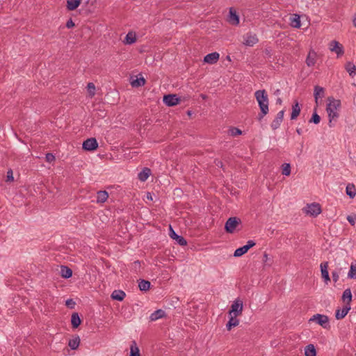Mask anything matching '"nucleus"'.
<instances>
[{
	"mask_svg": "<svg viewBox=\"0 0 356 356\" xmlns=\"http://www.w3.org/2000/svg\"><path fill=\"white\" fill-rule=\"evenodd\" d=\"M327 102L326 111L329 118V126L331 127L332 126V121L336 120L339 116L338 111L341 107V101L334 99L333 97H329Z\"/></svg>",
	"mask_w": 356,
	"mask_h": 356,
	"instance_id": "1",
	"label": "nucleus"
},
{
	"mask_svg": "<svg viewBox=\"0 0 356 356\" xmlns=\"http://www.w3.org/2000/svg\"><path fill=\"white\" fill-rule=\"evenodd\" d=\"M255 98L258 102L259 108L264 114H268V97L265 90H259L254 92Z\"/></svg>",
	"mask_w": 356,
	"mask_h": 356,
	"instance_id": "2",
	"label": "nucleus"
},
{
	"mask_svg": "<svg viewBox=\"0 0 356 356\" xmlns=\"http://www.w3.org/2000/svg\"><path fill=\"white\" fill-rule=\"evenodd\" d=\"M302 211L304 213L314 217H316L322 211L321 205L316 202L307 204V206L302 209Z\"/></svg>",
	"mask_w": 356,
	"mask_h": 356,
	"instance_id": "3",
	"label": "nucleus"
},
{
	"mask_svg": "<svg viewBox=\"0 0 356 356\" xmlns=\"http://www.w3.org/2000/svg\"><path fill=\"white\" fill-rule=\"evenodd\" d=\"M241 220L237 217H230L227 219L225 225L226 232L232 234L235 231L237 226L241 224Z\"/></svg>",
	"mask_w": 356,
	"mask_h": 356,
	"instance_id": "4",
	"label": "nucleus"
},
{
	"mask_svg": "<svg viewBox=\"0 0 356 356\" xmlns=\"http://www.w3.org/2000/svg\"><path fill=\"white\" fill-rule=\"evenodd\" d=\"M243 312V302L241 300L236 299L231 306V309L229 312V315H234L238 316L242 314Z\"/></svg>",
	"mask_w": 356,
	"mask_h": 356,
	"instance_id": "5",
	"label": "nucleus"
},
{
	"mask_svg": "<svg viewBox=\"0 0 356 356\" xmlns=\"http://www.w3.org/2000/svg\"><path fill=\"white\" fill-rule=\"evenodd\" d=\"M179 102L180 98L175 94H169L163 97V102L168 106H176Z\"/></svg>",
	"mask_w": 356,
	"mask_h": 356,
	"instance_id": "6",
	"label": "nucleus"
},
{
	"mask_svg": "<svg viewBox=\"0 0 356 356\" xmlns=\"http://www.w3.org/2000/svg\"><path fill=\"white\" fill-rule=\"evenodd\" d=\"M329 49L331 51L335 52L337 57L342 56L344 53L343 45L336 40L330 42Z\"/></svg>",
	"mask_w": 356,
	"mask_h": 356,
	"instance_id": "7",
	"label": "nucleus"
},
{
	"mask_svg": "<svg viewBox=\"0 0 356 356\" xmlns=\"http://www.w3.org/2000/svg\"><path fill=\"white\" fill-rule=\"evenodd\" d=\"M83 149L87 151H93L98 147V143L95 138H88L83 143Z\"/></svg>",
	"mask_w": 356,
	"mask_h": 356,
	"instance_id": "8",
	"label": "nucleus"
},
{
	"mask_svg": "<svg viewBox=\"0 0 356 356\" xmlns=\"http://www.w3.org/2000/svg\"><path fill=\"white\" fill-rule=\"evenodd\" d=\"M310 321H316L317 323L323 327H327L328 325L329 318L325 315L317 314L314 315L309 320Z\"/></svg>",
	"mask_w": 356,
	"mask_h": 356,
	"instance_id": "9",
	"label": "nucleus"
},
{
	"mask_svg": "<svg viewBox=\"0 0 356 356\" xmlns=\"http://www.w3.org/2000/svg\"><path fill=\"white\" fill-rule=\"evenodd\" d=\"M169 235L172 238L176 240L179 245L184 246L187 244L186 240L183 236L177 234L171 226L170 227Z\"/></svg>",
	"mask_w": 356,
	"mask_h": 356,
	"instance_id": "10",
	"label": "nucleus"
},
{
	"mask_svg": "<svg viewBox=\"0 0 356 356\" xmlns=\"http://www.w3.org/2000/svg\"><path fill=\"white\" fill-rule=\"evenodd\" d=\"M284 111H283V110L280 111L277 114V116L273 120V121L272 122L271 125H270L271 128L273 130H275L280 127V126L283 120V118H284Z\"/></svg>",
	"mask_w": 356,
	"mask_h": 356,
	"instance_id": "11",
	"label": "nucleus"
},
{
	"mask_svg": "<svg viewBox=\"0 0 356 356\" xmlns=\"http://www.w3.org/2000/svg\"><path fill=\"white\" fill-rule=\"evenodd\" d=\"M321 271L322 277L324 279V281L326 284H327L330 281V278L328 273V262L325 261L321 264Z\"/></svg>",
	"mask_w": 356,
	"mask_h": 356,
	"instance_id": "12",
	"label": "nucleus"
},
{
	"mask_svg": "<svg viewBox=\"0 0 356 356\" xmlns=\"http://www.w3.org/2000/svg\"><path fill=\"white\" fill-rule=\"evenodd\" d=\"M350 310V305H346L342 309H337L335 313V317L337 320L343 318Z\"/></svg>",
	"mask_w": 356,
	"mask_h": 356,
	"instance_id": "13",
	"label": "nucleus"
},
{
	"mask_svg": "<svg viewBox=\"0 0 356 356\" xmlns=\"http://www.w3.org/2000/svg\"><path fill=\"white\" fill-rule=\"evenodd\" d=\"M219 60V54L217 52H213L208 54L204 58V61L209 64H213L218 62Z\"/></svg>",
	"mask_w": 356,
	"mask_h": 356,
	"instance_id": "14",
	"label": "nucleus"
},
{
	"mask_svg": "<svg viewBox=\"0 0 356 356\" xmlns=\"http://www.w3.org/2000/svg\"><path fill=\"white\" fill-rule=\"evenodd\" d=\"M314 96L315 99V102L316 104H318V99L323 98L325 96V89L324 88L316 86L314 89Z\"/></svg>",
	"mask_w": 356,
	"mask_h": 356,
	"instance_id": "15",
	"label": "nucleus"
},
{
	"mask_svg": "<svg viewBox=\"0 0 356 356\" xmlns=\"http://www.w3.org/2000/svg\"><path fill=\"white\" fill-rule=\"evenodd\" d=\"M228 21L232 25H238L239 24V17L232 8L229 9Z\"/></svg>",
	"mask_w": 356,
	"mask_h": 356,
	"instance_id": "16",
	"label": "nucleus"
},
{
	"mask_svg": "<svg viewBox=\"0 0 356 356\" xmlns=\"http://www.w3.org/2000/svg\"><path fill=\"white\" fill-rule=\"evenodd\" d=\"M258 42L256 35L248 33L246 35L243 44L246 46L252 47Z\"/></svg>",
	"mask_w": 356,
	"mask_h": 356,
	"instance_id": "17",
	"label": "nucleus"
},
{
	"mask_svg": "<svg viewBox=\"0 0 356 356\" xmlns=\"http://www.w3.org/2000/svg\"><path fill=\"white\" fill-rule=\"evenodd\" d=\"M301 111L300 106L297 100L294 101L293 104L292 105V112L291 114V120H296L298 116L300 115Z\"/></svg>",
	"mask_w": 356,
	"mask_h": 356,
	"instance_id": "18",
	"label": "nucleus"
},
{
	"mask_svg": "<svg viewBox=\"0 0 356 356\" xmlns=\"http://www.w3.org/2000/svg\"><path fill=\"white\" fill-rule=\"evenodd\" d=\"M316 61V53L311 50L309 51L307 57L306 58V63L308 67L314 66Z\"/></svg>",
	"mask_w": 356,
	"mask_h": 356,
	"instance_id": "19",
	"label": "nucleus"
},
{
	"mask_svg": "<svg viewBox=\"0 0 356 356\" xmlns=\"http://www.w3.org/2000/svg\"><path fill=\"white\" fill-rule=\"evenodd\" d=\"M126 296V293L122 290H115L111 293V298L113 300L122 301Z\"/></svg>",
	"mask_w": 356,
	"mask_h": 356,
	"instance_id": "20",
	"label": "nucleus"
},
{
	"mask_svg": "<svg viewBox=\"0 0 356 356\" xmlns=\"http://www.w3.org/2000/svg\"><path fill=\"white\" fill-rule=\"evenodd\" d=\"M345 69L349 75L354 77L356 74V66L350 61H348L345 65Z\"/></svg>",
	"mask_w": 356,
	"mask_h": 356,
	"instance_id": "21",
	"label": "nucleus"
},
{
	"mask_svg": "<svg viewBox=\"0 0 356 356\" xmlns=\"http://www.w3.org/2000/svg\"><path fill=\"white\" fill-rule=\"evenodd\" d=\"M290 25L292 27L296 28V29H298L300 27L301 23H300V16L298 15L295 14V15H293V16H291L290 17Z\"/></svg>",
	"mask_w": 356,
	"mask_h": 356,
	"instance_id": "22",
	"label": "nucleus"
},
{
	"mask_svg": "<svg viewBox=\"0 0 356 356\" xmlns=\"http://www.w3.org/2000/svg\"><path fill=\"white\" fill-rule=\"evenodd\" d=\"M151 174V170L148 168H144L143 170L138 173V179L141 181H145Z\"/></svg>",
	"mask_w": 356,
	"mask_h": 356,
	"instance_id": "23",
	"label": "nucleus"
},
{
	"mask_svg": "<svg viewBox=\"0 0 356 356\" xmlns=\"http://www.w3.org/2000/svg\"><path fill=\"white\" fill-rule=\"evenodd\" d=\"M108 197V194L106 191H99L97 194V202L104 203Z\"/></svg>",
	"mask_w": 356,
	"mask_h": 356,
	"instance_id": "24",
	"label": "nucleus"
},
{
	"mask_svg": "<svg viewBox=\"0 0 356 356\" xmlns=\"http://www.w3.org/2000/svg\"><path fill=\"white\" fill-rule=\"evenodd\" d=\"M346 193L350 198H354L356 195V188L353 184H348L346 186Z\"/></svg>",
	"mask_w": 356,
	"mask_h": 356,
	"instance_id": "25",
	"label": "nucleus"
},
{
	"mask_svg": "<svg viewBox=\"0 0 356 356\" xmlns=\"http://www.w3.org/2000/svg\"><path fill=\"white\" fill-rule=\"evenodd\" d=\"M81 323V320L78 314V313H73L71 317V323L73 328L78 327Z\"/></svg>",
	"mask_w": 356,
	"mask_h": 356,
	"instance_id": "26",
	"label": "nucleus"
},
{
	"mask_svg": "<svg viewBox=\"0 0 356 356\" xmlns=\"http://www.w3.org/2000/svg\"><path fill=\"white\" fill-rule=\"evenodd\" d=\"M305 356H316V350L313 344H309L305 348Z\"/></svg>",
	"mask_w": 356,
	"mask_h": 356,
	"instance_id": "27",
	"label": "nucleus"
},
{
	"mask_svg": "<svg viewBox=\"0 0 356 356\" xmlns=\"http://www.w3.org/2000/svg\"><path fill=\"white\" fill-rule=\"evenodd\" d=\"M136 41V35L134 32H129L124 39V42L127 44H132Z\"/></svg>",
	"mask_w": 356,
	"mask_h": 356,
	"instance_id": "28",
	"label": "nucleus"
},
{
	"mask_svg": "<svg viewBox=\"0 0 356 356\" xmlns=\"http://www.w3.org/2000/svg\"><path fill=\"white\" fill-rule=\"evenodd\" d=\"M165 313L163 310L158 309V310L155 311L154 312H153L150 315L149 319L152 321H156V320L163 317L165 316Z\"/></svg>",
	"mask_w": 356,
	"mask_h": 356,
	"instance_id": "29",
	"label": "nucleus"
},
{
	"mask_svg": "<svg viewBox=\"0 0 356 356\" xmlns=\"http://www.w3.org/2000/svg\"><path fill=\"white\" fill-rule=\"evenodd\" d=\"M60 275L63 278H70L72 275V270L65 266H62L60 269Z\"/></svg>",
	"mask_w": 356,
	"mask_h": 356,
	"instance_id": "30",
	"label": "nucleus"
},
{
	"mask_svg": "<svg viewBox=\"0 0 356 356\" xmlns=\"http://www.w3.org/2000/svg\"><path fill=\"white\" fill-rule=\"evenodd\" d=\"M80 3L81 0H67V8L69 10H74L79 7Z\"/></svg>",
	"mask_w": 356,
	"mask_h": 356,
	"instance_id": "31",
	"label": "nucleus"
},
{
	"mask_svg": "<svg viewBox=\"0 0 356 356\" xmlns=\"http://www.w3.org/2000/svg\"><path fill=\"white\" fill-rule=\"evenodd\" d=\"M342 299L343 301L347 300L346 305H350V302L352 301V293L350 289H346L342 295Z\"/></svg>",
	"mask_w": 356,
	"mask_h": 356,
	"instance_id": "32",
	"label": "nucleus"
},
{
	"mask_svg": "<svg viewBox=\"0 0 356 356\" xmlns=\"http://www.w3.org/2000/svg\"><path fill=\"white\" fill-rule=\"evenodd\" d=\"M80 343V339L79 337H76L69 341L68 346L72 350H76Z\"/></svg>",
	"mask_w": 356,
	"mask_h": 356,
	"instance_id": "33",
	"label": "nucleus"
},
{
	"mask_svg": "<svg viewBox=\"0 0 356 356\" xmlns=\"http://www.w3.org/2000/svg\"><path fill=\"white\" fill-rule=\"evenodd\" d=\"M150 284H151L149 281H147L145 280H141L139 282L138 287H139L140 290L146 291L149 289Z\"/></svg>",
	"mask_w": 356,
	"mask_h": 356,
	"instance_id": "34",
	"label": "nucleus"
},
{
	"mask_svg": "<svg viewBox=\"0 0 356 356\" xmlns=\"http://www.w3.org/2000/svg\"><path fill=\"white\" fill-rule=\"evenodd\" d=\"M130 356H140L139 353V349L137 347L136 343L135 341H132V343L130 347Z\"/></svg>",
	"mask_w": 356,
	"mask_h": 356,
	"instance_id": "35",
	"label": "nucleus"
},
{
	"mask_svg": "<svg viewBox=\"0 0 356 356\" xmlns=\"http://www.w3.org/2000/svg\"><path fill=\"white\" fill-rule=\"evenodd\" d=\"M248 251V248L243 245L239 248H237L235 250V252L234 253V256L236 257H241V256L243 255L244 254H245Z\"/></svg>",
	"mask_w": 356,
	"mask_h": 356,
	"instance_id": "36",
	"label": "nucleus"
},
{
	"mask_svg": "<svg viewBox=\"0 0 356 356\" xmlns=\"http://www.w3.org/2000/svg\"><path fill=\"white\" fill-rule=\"evenodd\" d=\"M145 83V80L143 77L138 78L131 81V86L133 87H139L144 86Z\"/></svg>",
	"mask_w": 356,
	"mask_h": 356,
	"instance_id": "37",
	"label": "nucleus"
},
{
	"mask_svg": "<svg viewBox=\"0 0 356 356\" xmlns=\"http://www.w3.org/2000/svg\"><path fill=\"white\" fill-rule=\"evenodd\" d=\"M348 277L350 279H356V265L351 264L348 273Z\"/></svg>",
	"mask_w": 356,
	"mask_h": 356,
	"instance_id": "38",
	"label": "nucleus"
},
{
	"mask_svg": "<svg viewBox=\"0 0 356 356\" xmlns=\"http://www.w3.org/2000/svg\"><path fill=\"white\" fill-rule=\"evenodd\" d=\"M282 175L289 176L291 174V165L289 163H284L282 165Z\"/></svg>",
	"mask_w": 356,
	"mask_h": 356,
	"instance_id": "39",
	"label": "nucleus"
},
{
	"mask_svg": "<svg viewBox=\"0 0 356 356\" xmlns=\"http://www.w3.org/2000/svg\"><path fill=\"white\" fill-rule=\"evenodd\" d=\"M241 134H242L241 130L238 128L232 127L229 129V134L232 136H237L241 135Z\"/></svg>",
	"mask_w": 356,
	"mask_h": 356,
	"instance_id": "40",
	"label": "nucleus"
},
{
	"mask_svg": "<svg viewBox=\"0 0 356 356\" xmlns=\"http://www.w3.org/2000/svg\"><path fill=\"white\" fill-rule=\"evenodd\" d=\"M321 121V118L320 116L316 113V112L315 111L312 116V118L310 119L309 120V122H314V124H317L320 122Z\"/></svg>",
	"mask_w": 356,
	"mask_h": 356,
	"instance_id": "41",
	"label": "nucleus"
},
{
	"mask_svg": "<svg viewBox=\"0 0 356 356\" xmlns=\"http://www.w3.org/2000/svg\"><path fill=\"white\" fill-rule=\"evenodd\" d=\"M88 90L91 96L95 95V86L93 83H88Z\"/></svg>",
	"mask_w": 356,
	"mask_h": 356,
	"instance_id": "42",
	"label": "nucleus"
},
{
	"mask_svg": "<svg viewBox=\"0 0 356 356\" xmlns=\"http://www.w3.org/2000/svg\"><path fill=\"white\" fill-rule=\"evenodd\" d=\"M14 177H13V170L11 169L8 170L6 175V181H13Z\"/></svg>",
	"mask_w": 356,
	"mask_h": 356,
	"instance_id": "43",
	"label": "nucleus"
},
{
	"mask_svg": "<svg viewBox=\"0 0 356 356\" xmlns=\"http://www.w3.org/2000/svg\"><path fill=\"white\" fill-rule=\"evenodd\" d=\"M231 317L229 320V322L234 326H237L239 324V321L236 318V316L234 315H230Z\"/></svg>",
	"mask_w": 356,
	"mask_h": 356,
	"instance_id": "44",
	"label": "nucleus"
},
{
	"mask_svg": "<svg viewBox=\"0 0 356 356\" xmlns=\"http://www.w3.org/2000/svg\"><path fill=\"white\" fill-rule=\"evenodd\" d=\"M45 159L47 162L51 163L55 161V156L51 153H47L46 154Z\"/></svg>",
	"mask_w": 356,
	"mask_h": 356,
	"instance_id": "45",
	"label": "nucleus"
},
{
	"mask_svg": "<svg viewBox=\"0 0 356 356\" xmlns=\"http://www.w3.org/2000/svg\"><path fill=\"white\" fill-rule=\"evenodd\" d=\"M76 303L72 299H68L65 302V305L70 309H73Z\"/></svg>",
	"mask_w": 356,
	"mask_h": 356,
	"instance_id": "46",
	"label": "nucleus"
},
{
	"mask_svg": "<svg viewBox=\"0 0 356 356\" xmlns=\"http://www.w3.org/2000/svg\"><path fill=\"white\" fill-rule=\"evenodd\" d=\"M348 221L350 222L351 225H354L356 220V215L355 216H348L347 217Z\"/></svg>",
	"mask_w": 356,
	"mask_h": 356,
	"instance_id": "47",
	"label": "nucleus"
},
{
	"mask_svg": "<svg viewBox=\"0 0 356 356\" xmlns=\"http://www.w3.org/2000/svg\"><path fill=\"white\" fill-rule=\"evenodd\" d=\"M255 242L252 241V240H250L247 242V244L245 245L244 246L245 248H248V250H249L251 248L254 247L255 245Z\"/></svg>",
	"mask_w": 356,
	"mask_h": 356,
	"instance_id": "48",
	"label": "nucleus"
},
{
	"mask_svg": "<svg viewBox=\"0 0 356 356\" xmlns=\"http://www.w3.org/2000/svg\"><path fill=\"white\" fill-rule=\"evenodd\" d=\"M332 280L334 282H337L339 280V275L337 271H333L332 273Z\"/></svg>",
	"mask_w": 356,
	"mask_h": 356,
	"instance_id": "49",
	"label": "nucleus"
},
{
	"mask_svg": "<svg viewBox=\"0 0 356 356\" xmlns=\"http://www.w3.org/2000/svg\"><path fill=\"white\" fill-rule=\"evenodd\" d=\"M74 26V23L72 20V19H70L67 23H66V27L68 29L72 28Z\"/></svg>",
	"mask_w": 356,
	"mask_h": 356,
	"instance_id": "50",
	"label": "nucleus"
},
{
	"mask_svg": "<svg viewBox=\"0 0 356 356\" xmlns=\"http://www.w3.org/2000/svg\"><path fill=\"white\" fill-rule=\"evenodd\" d=\"M266 114H264L262 113V111H261L260 113H259L258 116H257V119L259 121H261V120L264 118V117L266 115Z\"/></svg>",
	"mask_w": 356,
	"mask_h": 356,
	"instance_id": "51",
	"label": "nucleus"
},
{
	"mask_svg": "<svg viewBox=\"0 0 356 356\" xmlns=\"http://www.w3.org/2000/svg\"><path fill=\"white\" fill-rule=\"evenodd\" d=\"M233 327H234L231 322L228 321V323L226 325V327L228 330H230Z\"/></svg>",
	"mask_w": 356,
	"mask_h": 356,
	"instance_id": "52",
	"label": "nucleus"
},
{
	"mask_svg": "<svg viewBox=\"0 0 356 356\" xmlns=\"http://www.w3.org/2000/svg\"><path fill=\"white\" fill-rule=\"evenodd\" d=\"M233 327H234L231 322L228 321V323L226 325V327L228 330H230Z\"/></svg>",
	"mask_w": 356,
	"mask_h": 356,
	"instance_id": "53",
	"label": "nucleus"
},
{
	"mask_svg": "<svg viewBox=\"0 0 356 356\" xmlns=\"http://www.w3.org/2000/svg\"><path fill=\"white\" fill-rule=\"evenodd\" d=\"M296 132L298 135H301L302 134V129L300 128H297L296 129Z\"/></svg>",
	"mask_w": 356,
	"mask_h": 356,
	"instance_id": "54",
	"label": "nucleus"
},
{
	"mask_svg": "<svg viewBox=\"0 0 356 356\" xmlns=\"http://www.w3.org/2000/svg\"><path fill=\"white\" fill-rule=\"evenodd\" d=\"M147 198L148 200H152V195H151V194L149 193H147Z\"/></svg>",
	"mask_w": 356,
	"mask_h": 356,
	"instance_id": "55",
	"label": "nucleus"
},
{
	"mask_svg": "<svg viewBox=\"0 0 356 356\" xmlns=\"http://www.w3.org/2000/svg\"><path fill=\"white\" fill-rule=\"evenodd\" d=\"M353 22L354 26L356 27V15L354 17Z\"/></svg>",
	"mask_w": 356,
	"mask_h": 356,
	"instance_id": "56",
	"label": "nucleus"
},
{
	"mask_svg": "<svg viewBox=\"0 0 356 356\" xmlns=\"http://www.w3.org/2000/svg\"><path fill=\"white\" fill-rule=\"evenodd\" d=\"M216 165H217L218 166H219V165L222 166V161H218L216 163Z\"/></svg>",
	"mask_w": 356,
	"mask_h": 356,
	"instance_id": "57",
	"label": "nucleus"
},
{
	"mask_svg": "<svg viewBox=\"0 0 356 356\" xmlns=\"http://www.w3.org/2000/svg\"><path fill=\"white\" fill-rule=\"evenodd\" d=\"M277 103L281 104H282V99L280 98H278L277 100Z\"/></svg>",
	"mask_w": 356,
	"mask_h": 356,
	"instance_id": "58",
	"label": "nucleus"
},
{
	"mask_svg": "<svg viewBox=\"0 0 356 356\" xmlns=\"http://www.w3.org/2000/svg\"><path fill=\"white\" fill-rule=\"evenodd\" d=\"M264 256L265 259H267L268 255L266 253H265Z\"/></svg>",
	"mask_w": 356,
	"mask_h": 356,
	"instance_id": "59",
	"label": "nucleus"
}]
</instances>
